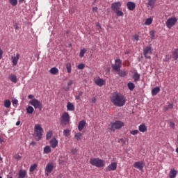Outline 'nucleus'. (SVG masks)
I'll return each mask as SVG.
<instances>
[{"label":"nucleus","instance_id":"obj_1","mask_svg":"<svg viewBox=\"0 0 178 178\" xmlns=\"http://www.w3.org/2000/svg\"><path fill=\"white\" fill-rule=\"evenodd\" d=\"M110 99L111 102H112L115 106L122 107L126 104V98H124V96L118 92H113Z\"/></svg>","mask_w":178,"mask_h":178},{"label":"nucleus","instance_id":"obj_2","mask_svg":"<svg viewBox=\"0 0 178 178\" xmlns=\"http://www.w3.org/2000/svg\"><path fill=\"white\" fill-rule=\"evenodd\" d=\"M124 126V122L117 120L115 122H111L108 125V130L110 131H115V130H119V129H122Z\"/></svg>","mask_w":178,"mask_h":178},{"label":"nucleus","instance_id":"obj_3","mask_svg":"<svg viewBox=\"0 0 178 178\" xmlns=\"http://www.w3.org/2000/svg\"><path fill=\"white\" fill-rule=\"evenodd\" d=\"M90 163L92 166H96V168H104L105 166V161L99 158L90 159Z\"/></svg>","mask_w":178,"mask_h":178},{"label":"nucleus","instance_id":"obj_4","mask_svg":"<svg viewBox=\"0 0 178 178\" xmlns=\"http://www.w3.org/2000/svg\"><path fill=\"white\" fill-rule=\"evenodd\" d=\"M34 131L35 136L38 137V138H36L37 141H40V140L42 138V133L44 131V129H42V127H41L40 124H36L35 125Z\"/></svg>","mask_w":178,"mask_h":178},{"label":"nucleus","instance_id":"obj_5","mask_svg":"<svg viewBox=\"0 0 178 178\" xmlns=\"http://www.w3.org/2000/svg\"><path fill=\"white\" fill-rule=\"evenodd\" d=\"M29 104L30 105H32L35 109H39L40 111L42 109V103H41V102L37 99H33L32 100L29 101Z\"/></svg>","mask_w":178,"mask_h":178},{"label":"nucleus","instance_id":"obj_6","mask_svg":"<svg viewBox=\"0 0 178 178\" xmlns=\"http://www.w3.org/2000/svg\"><path fill=\"white\" fill-rule=\"evenodd\" d=\"M60 123L64 124H69V123L70 122V115H69V113H63L60 118Z\"/></svg>","mask_w":178,"mask_h":178},{"label":"nucleus","instance_id":"obj_7","mask_svg":"<svg viewBox=\"0 0 178 178\" xmlns=\"http://www.w3.org/2000/svg\"><path fill=\"white\" fill-rule=\"evenodd\" d=\"M152 51H154V49L151 46H147L143 49V55L146 59H151V56H148V54L152 55Z\"/></svg>","mask_w":178,"mask_h":178},{"label":"nucleus","instance_id":"obj_8","mask_svg":"<svg viewBox=\"0 0 178 178\" xmlns=\"http://www.w3.org/2000/svg\"><path fill=\"white\" fill-rule=\"evenodd\" d=\"M177 23V18L175 17H172L169 18L166 22H165V26L168 27V29H171Z\"/></svg>","mask_w":178,"mask_h":178},{"label":"nucleus","instance_id":"obj_9","mask_svg":"<svg viewBox=\"0 0 178 178\" xmlns=\"http://www.w3.org/2000/svg\"><path fill=\"white\" fill-rule=\"evenodd\" d=\"M112 69L114 72H120V67H122V60L117 59L115 60V63L112 65Z\"/></svg>","mask_w":178,"mask_h":178},{"label":"nucleus","instance_id":"obj_10","mask_svg":"<svg viewBox=\"0 0 178 178\" xmlns=\"http://www.w3.org/2000/svg\"><path fill=\"white\" fill-rule=\"evenodd\" d=\"M45 173L47 176H49V173H51L52 170H54V164L52 163H49L47 164L45 168Z\"/></svg>","mask_w":178,"mask_h":178},{"label":"nucleus","instance_id":"obj_11","mask_svg":"<svg viewBox=\"0 0 178 178\" xmlns=\"http://www.w3.org/2000/svg\"><path fill=\"white\" fill-rule=\"evenodd\" d=\"M120 6H122L120 1L113 3L111 4V10L116 12L120 9Z\"/></svg>","mask_w":178,"mask_h":178},{"label":"nucleus","instance_id":"obj_12","mask_svg":"<svg viewBox=\"0 0 178 178\" xmlns=\"http://www.w3.org/2000/svg\"><path fill=\"white\" fill-rule=\"evenodd\" d=\"M117 168H118V163L113 162L106 168V172H111L112 170H116Z\"/></svg>","mask_w":178,"mask_h":178},{"label":"nucleus","instance_id":"obj_13","mask_svg":"<svg viewBox=\"0 0 178 178\" xmlns=\"http://www.w3.org/2000/svg\"><path fill=\"white\" fill-rule=\"evenodd\" d=\"M134 168L138 169L139 170H143L144 168V161H137L134 163Z\"/></svg>","mask_w":178,"mask_h":178},{"label":"nucleus","instance_id":"obj_14","mask_svg":"<svg viewBox=\"0 0 178 178\" xmlns=\"http://www.w3.org/2000/svg\"><path fill=\"white\" fill-rule=\"evenodd\" d=\"M95 83L97 84V86H99V87H102V86H105L106 84L105 80L99 77L95 79Z\"/></svg>","mask_w":178,"mask_h":178},{"label":"nucleus","instance_id":"obj_15","mask_svg":"<svg viewBox=\"0 0 178 178\" xmlns=\"http://www.w3.org/2000/svg\"><path fill=\"white\" fill-rule=\"evenodd\" d=\"M11 59L13 60V66H16V65H17V62H19V59H20V54H17L16 56H12Z\"/></svg>","mask_w":178,"mask_h":178},{"label":"nucleus","instance_id":"obj_16","mask_svg":"<svg viewBox=\"0 0 178 178\" xmlns=\"http://www.w3.org/2000/svg\"><path fill=\"white\" fill-rule=\"evenodd\" d=\"M49 143L52 148H56V147H58V140H56L55 137L51 138Z\"/></svg>","mask_w":178,"mask_h":178},{"label":"nucleus","instance_id":"obj_17","mask_svg":"<svg viewBox=\"0 0 178 178\" xmlns=\"http://www.w3.org/2000/svg\"><path fill=\"white\" fill-rule=\"evenodd\" d=\"M127 6L129 10H134V9H136V3L133 1H129L127 3Z\"/></svg>","mask_w":178,"mask_h":178},{"label":"nucleus","instance_id":"obj_18","mask_svg":"<svg viewBox=\"0 0 178 178\" xmlns=\"http://www.w3.org/2000/svg\"><path fill=\"white\" fill-rule=\"evenodd\" d=\"M85 126H86V120H83L80 121L78 125V130L79 131H81L83 129H84Z\"/></svg>","mask_w":178,"mask_h":178},{"label":"nucleus","instance_id":"obj_19","mask_svg":"<svg viewBox=\"0 0 178 178\" xmlns=\"http://www.w3.org/2000/svg\"><path fill=\"white\" fill-rule=\"evenodd\" d=\"M177 175V171L175 169H171L169 173L170 178H175Z\"/></svg>","mask_w":178,"mask_h":178},{"label":"nucleus","instance_id":"obj_20","mask_svg":"<svg viewBox=\"0 0 178 178\" xmlns=\"http://www.w3.org/2000/svg\"><path fill=\"white\" fill-rule=\"evenodd\" d=\"M147 126H145V124H142L139 126V131L141 133H145L147 131Z\"/></svg>","mask_w":178,"mask_h":178},{"label":"nucleus","instance_id":"obj_21","mask_svg":"<svg viewBox=\"0 0 178 178\" xmlns=\"http://www.w3.org/2000/svg\"><path fill=\"white\" fill-rule=\"evenodd\" d=\"M26 175H27V172L24 170H20L19 171V178H24L26 177Z\"/></svg>","mask_w":178,"mask_h":178},{"label":"nucleus","instance_id":"obj_22","mask_svg":"<svg viewBox=\"0 0 178 178\" xmlns=\"http://www.w3.org/2000/svg\"><path fill=\"white\" fill-rule=\"evenodd\" d=\"M161 91V88L159 87H156L152 90V95H156L158 92Z\"/></svg>","mask_w":178,"mask_h":178},{"label":"nucleus","instance_id":"obj_23","mask_svg":"<svg viewBox=\"0 0 178 178\" xmlns=\"http://www.w3.org/2000/svg\"><path fill=\"white\" fill-rule=\"evenodd\" d=\"M67 111H74V105L73 104L68 102L67 104Z\"/></svg>","mask_w":178,"mask_h":178},{"label":"nucleus","instance_id":"obj_24","mask_svg":"<svg viewBox=\"0 0 178 178\" xmlns=\"http://www.w3.org/2000/svg\"><path fill=\"white\" fill-rule=\"evenodd\" d=\"M140 74L138 72H135L133 75L132 79H134V81H140Z\"/></svg>","mask_w":178,"mask_h":178},{"label":"nucleus","instance_id":"obj_25","mask_svg":"<svg viewBox=\"0 0 178 178\" xmlns=\"http://www.w3.org/2000/svg\"><path fill=\"white\" fill-rule=\"evenodd\" d=\"M117 72H118V76H120V77H126V76H127V72L126 71L120 70V71H118Z\"/></svg>","mask_w":178,"mask_h":178},{"label":"nucleus","instance_id":"obj_26","mask_svg":"<svg viewBox=\"0 0 178 178\" xmlns=\"http://www.w3.org/2000/svg\"><path fill=\"white\" fill-rule=\"evenodd\" d=\"M127 87H128L129 90H130V91H133V90H134V88H136V85H134V83L132 82H129L127 83Z\"/></svg>","mask_w":178,"mask_h":178},{"label":"nucleus","instance_id":"obj_27","mask_svg":"<svg viewBox=\"0 0 178 178\" xmlns=\"http://www.w3.org/2000/svg\"><path fill=\"white\" fill-rule=\"evenodd\" d=\"M51 152H52V149H51L50 146H45L44 147V154H51Z\"/></svg>","mask_w":178,"mask_h":178},{"label":"nucleus","instance_id":"obj_28","mask_svg":"<svg viewBox=\"0 0 178 178\" xmlns=\"http://www.w3.org/2000/svg\"><path fill=\"white\" fill-rule=\"evenodd\" d=\"M49 72L51 74H57V73H59V70H58L56 67H52Z\"/></svg>","mask_w":178,"mask_h":178},{"label":"nucleus","instance_id":"obj_29","mask_svg":"<svg viewBox=\"0 0 178 178\" xmlns=\"http://www.w3.org/2000/svg\"><path fill=\"white\" fill-rule=\"evenodd\" d=\"M81 137H83V134L81 133H77L74 136V138L76 141H80V140H81Z\"/></svg>","mask_w":178,"mask_h":178},{"label":"nucleus","instance_id":"obj_30","mask_svg":"<svg viewBox=\"0 0 178 178\" xmlns=\"http://www.w3.org/2000/svg\"><path fill=\"white\" fill-rule=\"evenodd\" d=\"M10 105H12V103L10 102V100L6 99L4 101V106H5V108H10Z\"/></svg>","mask_w":178,"mask_h":178},{"label":"nucleus","instance_id":"obj_31","mask_svg":"<svg viewBox=\"0 0 178 178\" xmlns=\"http://www.w3.org/2000/svg\"><path fill=\"white\" fill-rule=\"evenodd\" d=\"M26 112L27 113H29V115H31V113H33V112H34V108H33V106H29L26 108Z\"/></svg>","mask_w":178,"mask_h":178},{"label":"nucleus","instance_id":"obj_32","mask_svg":"<svg viewBox=\"0 0 178 178\" xmlns=\"http://www.w3.org/2000/svg\"><path fill=\"white\" fill-rule=\"evenodd\" d=\"M10 80L13 83H17V76H16V75H10Z\"/></svg>","mask_w":178,"mask_h":178},{"label":"nucleus","instance_id":"obj_33","mask_svg":"<svg viewBox=\"0 0 178 178\" xmlns=\"http://www.w3.org/2000/svg\"><path fill=\"white\" fill-rule=\"evenodd\" d=\"M66 69L67 73H72V64L70 63L66 64Z\"/></svg>","mask_w":178,"mask_h":178},{"label":"nucleus","instance_id":"obj_34","mask_svg":"<svg viewBox=\"0 0 178 178\" xmlns=\"http://www.w3.org/2000/svg\"><path fill=\"white\" fill-rule=\"evenodd\" d=\"M173 58L175 60H177L178 59V49H176L173 52H172Z\"/></svg>","mask_w":178,"mask_h":178},{"label":"nucleus","instance_id":"obj_35","mask_svg":"<svg viewBox=\"0 0 178 178\" xmlns=\"http://www.w3.org/2000/svg\"><path fill=\"white\" fill-rule=\"evenodd\" d=\"M169 109H173V104H170L163 108L164 112H167Z\"/></svg>","mask_w":178,"mask_h":178},{"label":"nucleus","instance_id":"obj_36","mask_svg":"<svg viewBox=\"0 0 178 178\" xmlns=\"http://www.w3.org/2000/svg\"><path fill=\"white\" fill-rule=\"evenodd\" d=\"M147 5L148 6H150V8H154V6L155 5V0H148Z\"/></svg>","mask_w":178,"mask_h":178},{"label":"nucleus","instance_id":"obj_37","mask_svg":"<svg viewBox=\"0 0 178 178\" xmlns=\"http://www.w3.org/2000/svg\"><path fill=\"white\" fill-rule=\"evenodd\" d=\"M63 134L65 137H69L70 136V129H65L63 131Z\"/></svg>","mask_w":178,"mask_h":178},{"label":"nucleus","instance_id":"obj_38","mask_svg":"<svg viewBox=\"0 0 178 178\" xmlns=\"http://www.w3.org/2000/svg\"><path fill=\"white\" fill-rule=\"evenodd\" d=\"M35 169H37V164H33L32 165H31L30 168H29V172H34V170H35Z\"/></svg>","mask_w":178,"mask_h":178},{"label":"nucleus","instance_id":"obj_39","mask_svg":"<svg viewBox=\"0 0 178 178\" xmlns=\"http://www.w3.org/2000/svg\"><path fill=\"white\" fill-rule=\"evenodd\" d=\"M152 23V18H147L145 22V24L149 26Z\"/></svg>","mask_w":178,"mask_h":178},{"label":"nucleus","instance_id":"obj_40","mask_svg":"<svg viewBox=\"0 0 178 178\" xmlns=\"http://www.w3.org/2000/svg\"><path fill=\"white\" fill-rule=\"evenodd\" d=\"M87 52V50L86 49H81L79 53L80 58H83L84 56V54Z\"/></svg>","mask_w":178,"mask_h":178},{"label":"nucleus","instance_id":"obj_41","mask_svg":"<svg viewBox=\"0 0 178 178\" xmlns=\"http://www.w3.org/2000/svg\"><path fill=\"white\" fill-rule=\"evenodd\" d=\"M172 59V56L169 55V54H167L165 55V58H164V62H169V60Z\"/></svg>","mask_w":178,"mask_h":178},{"label":"nucleus","instance_id":"obj_42","mask_svg":"<svg viewBox=\"0 0 178 178\" xmlns=\"http://www.w3.org/2000/svg\"><path fill=\"white\" fill-rule=\"evenodd\" d=\"M9 3L13 6H16V5H17V0H9Z\"/></svg>","mask_w":178,"mask_h":178},{"label":"nucleus","instance_id":"obj_43","mask_svg":"<svg viewBox=\"0 0 178 178\" xmlns=\"http://www.w3.org/2000/svg\"><path fill=\"white\" fill-rule=\"evenodd\" d=\"M52 137V131H49L46 135V139L49 140Z\"/></svg>","mask_w":178,"mask_h":178},{"label":"nucleus","instance_id":"obj_44","mask_svg":"<svg viewBox=\"0 0 178 178\" xmlns=\"http://www.w3.org/2000/svg\"><path fill=\"white\" fill-rule=\"evenodd\" d=\"M116 13L117 16H123L124 15L122 10H117V11H115Z\"/></svg>","mask_w":178,"mask_h":178},{"label":"nucleus","instance_id":"obj_45","mask_svg":"<svg viewBox=\"0 0 178 178\" xmlns=\"http://www.w3.org/2000/svg\"><path fill=\"white\" fill-rule=\"evenodd\" d=\"M150 36H151V40H154L155 38V31H151L149 32Z\"/></svg>","mask_w":178,"mask_h":178},{"label":"nucleus","instance_id":"obj_46","mask_svg":"<svg viewBox=\"0 0 178 178\" xmlns=\"http://www.w3.org/2000/svg\"><path fill=\"white\" fill-rule=\"evenodd\" d=\"M77 67L79 70H83V69H84V64L80 63L79 65H78Z\"/></svg>","mask_w":178,"mask_h":178},{"label":"nucleus","instance_id":"obj_47","mask_svg":"<svg viewBox=\"0 0 178 178\" xmlns=\"http://www.w3.org/2000/svg\"><path fill=\"white\" fill-rule=\"evenodd\" d=\"M118 143H121V144H122V145H124L126 144V140L121 138L118 140Z\"/></svg>","mask_w":178,"mask_h":178},{"label":"nucleus","instance_id":"obj_48","mask_svg":"<svg viewBox=\"0 0 178 178\" xmlns=\"http://www.w3.org/2000/svg\"><path fill=\"white\" fill-rule=\"evenodd\" d=\"M71 154H72V155H76V154H77V149H74V148L72 149H71Z\"/></svg>","mask_w":178,"mask_h":178},{"label":"nucleus","instance_id":"obj_49","mask_svg":"<svg viewBox=\"0 0 178 178\" xmlns=\"http://www.w3.org/2000/svg\"><path fill=\"white\" fill-rule=\"evenodd\" d=\"M131 134H132L133 136H136L137 135V134L138 133V130L136 129V130H134V131H131Z\"/></svg>","mask_w":178,"mask_h":178},{"label":"nucleus","instance_id":"obj_50","mask_svg":"<svg viewBox=\"0 0 178 178\" xmlns=\"http://www.w3.org/2000/svg\"><path fill=\"white\" fill-rule=\"evenodd\" d=\"M170 127H172V129H175L176 124H175V122H170Z\"/></svg>","mask_w":178,"mask_h":178},{"label":"nucleus","instance_id":"obj_51","mask_svg":"<svg viewBox=\"0 0 178 178\" xmlns=\"http://www.w3.org/2000/svg\"><path fill=\"white\" fill-rule=\"evenodd\" d=\"M91 104H95L97 102V99L95 97H93L90 100Z\"/></svg>","mask_w":178,"mask_h":178},{"label":"nucleus","instance_id":"obj_52","mask_svg":"<svg viewBox=\"0 0 178 178\" xmlns=\"http://www.w3.org/2000/svg\"><path fill=\"white\" fill-rule=\"evenodd\" d=\"M18 102H19V101H17V99H13V105H17Z\"/></svg>","mask_w":178,"mask_h":178},{"label":"nucleus","instance_id":"obj_53","mask_svg":"<svg viewBox=\"0 0 178 178\" xmlns=\"http://www.w3.org/2000/svg\"><path fill=\"white\" fill-rule=\"evenodd\" d=\"M134 38L136 41H138V40H140V36H138V35H135Z\"/></svg>","mask_w":178,"mask_h":178},{"label":"nucleus","instance_id":"obj_54","mask_svg":"<svg viewBox=\"0 0 178 178\" xmlns=\"http://www.w3.org/2000/svg\"><path fill=\"white\" fill-rule=\"evenodd\" d=\"M96 27L98 29V30H101V24L99 22L96 23Z\"/></svg>","mask_w":178,"mask_h":178},{"label":"nucleus","instance_id":"obj_55","mask_svg":"<svg viewBox=\"0 0 178 178\" xmlns=\"http://www.w3.org/2000/svg\"><path fill=\"white\" fill-rule=\"evenodd\" d=\"M28 98H29V99H31V101H32V99H35L34 98V95H29L28 96Z\"/></svg>","mask_w":178,"mask_h":178},{"label":"nucleus","instance_id":"obj_56","mask_svg":"<svg viewBox=\"0 0 178 178\" xmlns=\"http://www.w3.org/2000/svg\"><path fill=\"white\" fill-rule=\"evenodd\" d=\"M73 84V81L72 80H70L68 81L67 86L68 87H70V86H72Z\"/></svg>","mask_w":178,"mask_h":178},{"label":"nucleus","instance_id":"obj_57","mask_svg":"<svg viewBox=\"0 0 178 178\" xmlns=\"http://www.w3.org/2000/svg\"><path fill=\"white\" fill-rule=\"evenodd\" d=\"M77 94H78L79 97H81L83 95V92L82 91H78Z\"/></svg>","mask_w":178,"mask_h":178},{"label":"nucleus","instance_id":"obj_58","mask_svg":"<svg viewBox=\"0 0 178 178\" xmlns=\"http://www.w3.org/2000/svg\"><path fill=\"white\" fill-rule=\"evenodd\" d=\"M3 54V51H2V49L0 47V59L2 58V55Z\"/></svg>","mask_w":178,"mask_h":178},{"label":"nucleus","instance_id":"obj_59","mask_svg":"<svg viewBox=\"0 0 178 178\" xmlns=\"http://www.w3.org/2000/svg\"><path fill=\"white\" fill-rule=\"evenodd\" d=\"M15 159H17V161H20V159H22V156H20V155H17V156L15 157Z\"/></svg>","mask_w":178,"mask_h":178},{"label":"nucleus","instance_id":"obj_60","mask_svg":"<svg viewBox=\"0 0 178 178\" xmlns=\"http://www.w3.org/2000/svg\"><path fill=\"white\" fill-rule=\"evenodd\" d=\"M98 10V7H94L93 8H92V11L93 12H97Z\"/></svg>","mask_w":178,"mask_h":178},{"label":"nucleus","instance_id":"obj_61","mask_svg":"<svg viewBox=\"0 0 178 178\" xmlns=\"http://www.w3.org/2000/svg\"><path fill=\"white\" fill-rule=\"evenodd\" d=\"M14 27H15V30H19V26H17V24H15L14 25Z\"/></svg>","mask_w":178,"mask_h":178},{"label":"nucleus","instance_id":"obj_62","mask_svg":"<svg viewBox=\"0 0 178 178\" xmlns=\"http://www.w3.org/2000/svg\"><path fill=\"white\" fill-rule=\"evenodd\" d=\"M35 142H34V141H32L31 143V145H32V147H34V145H35Z\"/></svg>","mask_w":178,"mask_h":178},{"label":"nucleus","instance_id":"obj_63","mask_svg":"<svg viewBox=\"0 0 178 178\" xmlns=\"http://www.w3.org/2000/svg\"><path fill=\"white\" fill-rule=\"evenodd\" d=\"M64 161L62 160L59 161V165H63Z\"/></svg>","mask_w":178,"mask_h":178},{"label":"nucleus","instance_id":"obj_64","mask_svg":"<svg viewBox=\"0 0 178 178\" xmlns=\"http://www.w3.org/2000/svg\"><path fill=\"white\" fill-rule=\"evenodd\" d=\"M75 99H80V96H79L78 95L75 96Z\"/></svg>","mask_w":178,"mask_h":178}]
</instances>
